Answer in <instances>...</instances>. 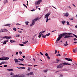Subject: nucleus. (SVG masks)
<instances>
[{
  "label": "nucleus",
  "mask_w": 77,
  "mask_h": 77,
  "mask_svg": "<svg viewBox=\"0 0 77 77\" xmlns=\"http://www.w3.org/2000/svg\"><path fill=\"white\" fill-rule=\"evenodd\" d=\"M72 33H64L63 34H61L58 37V38L60 40L61 38H62L63 37L65 36L64 38H71V37H72V36L69 35H72Z\"/></svg>",
  "instance_id": "nucleus-1"
},
{
  "label": "nucleus",
  "mask_w": 77,
  "mask_h": 77,
  "mask_svg": "<svg viewBox=\"0 0 77 77\" xmlns=\"http://www.w3.org/2000/svg\"><path fill=\"white\" fill-rule=\"evenodd\" d=\"M38 20H39V19H38V17H37L35 19L33 20L32 21V24H30V26H33V25L35 24V22L36 21H38Z\"/></svg>",
  "instance_id": "nucleus-2"
},
{
  "label": "nucleus",
  "mask_w": 77,
  "mask_h": 77,
  "mask_svg": "<svg viewBox=\"0 0 77 77\" xmlns=\"http://www.w3.org/2000/svg\"><path fill=\"white\" fill-rule=\"evenodd\" d=\"M9 57H3L2 58H0V60H8Z\"/></svg>",
  "instance_id": "nucleus-3"
},
{
  "label": "nucleus",
  "mask_w": 77,
  "mask_h": 77,
  "mask_svg": "<svg viewBox=\"0 0 77 77\" xmlns=\"http://www.w3.org/2000/svg\"><path fill=\"white\" fill-rule=\"evenodd\" d=\"M41 32H40L39 33V35H38V37L39 38H41V36H42V37H43V38H45L46 37V35H44L43 34H41Z\"/></svg>",
  "instance_id": "nucleus-4"
},
{
  "label": "nucleus",
  "mask_w": 77,
  "mask_h": 77,
  "mask_svg": "<svg viewBox=\"0 0 77 77\" xmlns=\"http://www.w3.org/2000/svg\"><path fill=\"white\" fill-rule=\"evenodd\" d=\"M8 30L6 29H0V33L2 32H8Z\"/></svg>",
  "instance_id": "nucleus-5"
},
{
  "label": "nucleus",
  "mask_w": 77,
  "mask_h": 77,
  "mask_svg": "<svg viewBox=\"0 0 77 77\" xmlns=\"http://www.w3.org/2000/svg\"><path fill=\"white\" fill-rule=\"evenodd\" d=\"M50 13H47L46 14L45 16V18H48V17L50 16Z\"/></svg>",
  "instance_id": "nucleus-6"
},
{
  "label": "nucleus",
  "mask_w": 77,
  "mask_h": 77,
  "mask_svg": "<svg viewBox=\"0 0 77 77\" xmlns=\"http://www.w3.org/2000/svg\"><path fill=\"white\" fill-rule=\"evenodd\" d=\"M41 2H42V0H38L37 2V3L35 2V5H36V4L38 5H39L40 4V3H41Z\"/></svg>",
  "instance_id": "nucleus-7"
},
{
  "label": "nucleus",
  "mask_w": 77,
  "mask_h": 77,
  "mask_svg": "<svg viewBox=\"0 0 77 77\" xmlns=\"http://www.w3.org/2000/svg\"><path fill=\"white\" fill-rule=\"evenodd\" d=\"M57 67L58 68H62L63 67V65L62 64H60V65L57 66Z\"/></svg>",
  "instance_id": "nucleus-8"
},
{
  "label": "nucleus",
  "mask_w": 77,
  "mask_h": 77,
  "mask_svg": "<svg viewBox=\"0 0 77 77\" xmlns=\"http://www.w3.org/2000/svg\"><path fill=\"white\" fill-rule=\"evenodd\" d=\"M62 63V64H63V65H72L71 64H70L68 63H66L65 62L63 63Z\"/></svg>",
  "instance_id": "nucleus-9"
},
{
  "label": "nucleus",
  "mask_w": 77,
  "mask_h": 77,
  "mask_svg": "<svg viewBox=\"0 0 77 77\" xmlns=\"http://www.w3.org/2000/svg\"><path fill=\"white\" fill-rule=\"evenodd\" d=\"M65 59L66 60H68V61H70V62H72V59H70V58H65Z\"/></svg>",
  "instance_id": "nucleus-10"
},
{
  "label": "nucleus",
  "mask_w": 77,
  "mask_h": 77,
  "mask_svg": "<svg viewBox=\"0 0 77 77\" xmlns=\"http://www.w3.org/2000/svg\"><path fill=\"white\" fill-rule=\"evenodd\" d=\"M63 14L64 16H65V17H68L69 15L68 12H67L66 13H63Z\"/></svg>",
  "instance_id": "nucleus-11"
},
{
  "label": "nucleus",
  "mask_w": 77,
  "mask_h": 77,
  "mask_svg": "<svg viewBox=\"0 0 77 77\" xmlns=\"http://www.w3.org/2000/svg\"><path fill=\"white\" fill-rule=\"evenodd\" d=\"M3 38H6V39H11V36L8 37L7 36H5L3 37Z\"/></svg>",
  "instance_id": "nucleus-12"
},
{
  "label": "nucleus",
  "mask_w": 77,
  "mask_h": 77,
  "mask_svg": "<svg viewBox=\"0 0 77 77\" xmlns=\"http://www.w3.org/2000/svg\"><path fill=\"white\" fill-rule=\"evenodd\" d=\"M73 53H76L77 52V48H76L75 49H73Z\"/></svg>",
  "instance_id": "nucleus-13"
},
{
  "label": "nucleus",
  "mask_w": 77,
  "mask_h": 77,
  "mask_svg": "<svg viewBox=\"0 0 77 77\" xmlns=\"http://www.w3.org/2000/svg\"><path fill=\"white\" fill-rule=\"evenodd\" d=\"M68 45V44L67 43V42L66 41L64 43V46H67Z\"/></svg>",
  "instance_id": "nucleus-14"
},
{
  "label": "nucleus",
  "mask_w": 77,
  "mask_h": 77,
  "mask_svg": "<svg viewBox=\"0 0 77 77\" xmlns=\"http://www.w3.org/2000/svg\"><path fill=\"white\" fill-rule=\"evenodd\" d=\"M14 60L15 61V63H18V59L17 58H15L14 59Z\"/></svg>",
  "instance_id": "nucleus-15"
},
{
  "label": "nucleus",
  "mask_w": 77,
  "mask_h": 77,
  "mask_svg": "<svg viewBox=\"0 0 77 77\" xmlns=\"http://www.w3.org/2000/svg\"><path fill=\"white\" fill-rule=\"evenodd\" d=\"M8 40H7L6 41H4V42L3 43V44H6V42H8Z\"/></svg>",
  "instance_id": "nucleus-16"
},
{
  "label": "nucleus",
  "mask_w": 77,
  "mask_h": 77,
  "mask_svg": "<svg viewBox=\"0 0 77 77\" xmlns=\"http://www.w3.org/2000/svg\"><path fill=\"white\" fill-rule=\"evenodd\" d=\"M8 0H5L4 2V4H6V3H8Z\"/></svg>",
  "instance_id": "nucleus-17"
},
{
  "label": "nucleus",
  "mask_w": 77,
  "mask_h": 77,
  "mask_svg": "<svg viewBox=\"0 0 77 77\" xmlns=\"http://www.w3.org/2000/svg\"><path fill=\"white\" fill-rule=\"evenodd\" d=\"M60 39H59V38H57V40L56 41V43H57V42H59V41Z\"/></svg>",
  "instance_id": "nucleus-18"
},
{
  "label": "nucleus",
  "mask_w": 77,
  "mask_h": 77,
  "mask_svg": "<svg viewBox=\"0 0 77 77\" xmlns=\"http://www.w3.org/2000/svg\"><path fill=\"white\" fill-rule=\"evenodd\" d=\"M66 71V69H62V70H61L60 71Z\"/></svg>",
  "instance_id": "nucleus-19"
},
{
  "label": "nucleus",
  "mask_w": 77,
  "mask_h": 77,
  "mask_svg": "<svg viewBox=\"0 0 77 77\" xmlns=\"http://www.w3.org/2000/svg\"><path fill=\"white\" fill-rule=\"evenodd\" d=\"M10 25H11V24H7L5 25V26H8V27H11Z\"/></svg>",
  "instance_id": "nucleus-20"
},
{
  "label": "nucleus",
  "mask_w": 77,
  "mask_h": 77,
  "mask_svg": "<svg viewBox=\"0 0 77 77\" xmlns=\"http://www.w3.org/2000/svg\"><path fill=\"white\" fill-rule=\"evenodd\" d=\"M18 60H20V61H21V62H23V60H24V59H23V58H22L21 59L19 58V59H18Z\"/></svg>",
  "instance_id": "nucleus-21"
},
{
  "label": "nucleus",
  "mask_w": 77,
  "mask_h": 77,
  "mask_svg": "<svg viewBox=\"0 0 77 77\" xmlns=\"http://www.w3.org/2000/svg\"><path fill=\"white\" fill-rule=\"evenodd\" d=\"M62 24H63V25H65V23H66V22L65 21H64L63 20L62 21Z\"/></svg>",
  "instance_id": "nucleus-22"
},
{
  "label": "nucleus",
  "mask_w": 77,
  "mask_h": 77,
  "mask_svg": "<svg viewBox=\"0 0 77 77\" xmlns=\"http://www.w3.org/2000/svg\"><path fill=\"white\" fill-rule=\"evenodd\" d=\"M19 76H20V77H24V76L23 74L19 75Z\"/></svg>",
  "instance_id": "nucleus-23"
},
{
  "label": "nucleus",
  "mask_w": 77,
  "mask_h": 77,
  "mask_svg": "<svg viewBox=\"0 0 77 77\" xmlns=\"http://www.w3.org/2000/svg\"><path fill=\"white\" fill-rule=\"evenodd\" d=\"M20 36V35L17 34L16 35V38H19V37Z\"/></svg>",
  "instance_id": "nucleus-24"
},
{
  "label": "nucleus",
  "mask_w": 77,
  "mask_h": 77,
  "mask_svg": "<svg viewBox=\"0 0 77 77\" xmlns=\"http://www.w3.org/2000/svg\"><path fill=\"white\" fill-rule=\"evenodd\" d=\"M59 61L60 60L58 59H57L56 62H55L56 63H58Z\"/></svg>",
  "instance_id": "nucleus-25"
},
{
  "label": "nucleus",
  "mask_w": 77,
  "mask_h": 77,
  "mask_svg": "<svg viewBox=\"0 0 77 77\" xmlns=\"http://www.w3.org/2000/svg\"><path fill=\"white\" fill-rule=\"evenodd\" d=\"M7 71H13V69H8Z\"/></svg>",
  "instance_id": "nucleus-26"
},
{
  "label": "nucleus",
  "mask_w": 77,
  "mask_h": 77,
  "mask_svg": "<svg viewBox=\"0 0 77 77\" xmlns=\"http://www.w3.org/2000/svg\"><path fill=\"white\" fill-rule=\"evenodd\" d=\"M29 74L30 75H33V72H30L29 73Z\"/></svg>",
  "instance_id": "nucleus-27"
},
{
  "label": "nucleus",
  "mask_w": 77,
  "mask_h": 77,
  "mask_svg": "<svg viewBox=\"0 0 77 77\" xmlns=\"http://www.w3.org/2000/svg\"><path fill=\"white\" fill-rule=\"evenodd\" d=\"M13 30H14V31H17V28H13Z\"/></svg>",
  "instance_id": "nucleus-28"
},
{
  "label": "nucleus",
  "mask_w": 77,
  "mask_h": 77,
  "mask_svg": "<svg viewBox=\"0 0 77 77\" xmlns=\"http://www.w3.org/2000/svg\"><path fill=\"white\" fill-rule=\"evenodd\" d=\"M31 68L30 67H28V69H27V70L28 71H29L30 70Z\"/></svg>",
  "instance_id": "nucleus-29"
},
{
  "label": "nucleus",
  "mask_w": 77,
  "mask_h": 77,
  "mask_svg": "<svg viewBox=\"0 0 77 77\" xmlns=\"http://www.w3.org/2000/svg\"><path fill=\"white\" fill-rule=\"evenodd\" d=\"M1 63H2V64H4V63H6V62H5V61H3V62H1Z\"/></svg>",
  "instance_id": "nucleus-30"
},
{
  "label": "nucleus",
  "mask_w": 77,
  "mask_h": 77,
  "mask_svg": "<svg viewBox=\"0 0 77 77\" xmlns=\"http://www.w3.org/2000/svg\"><path fill=\"white\" fill-rule=\"evenodd\" d=\"M15 42V41H13L12 40H10V42H11V43L12 42Z\"/></svg>",
  "instance_id": "nucleus-31"
},
{
  "label": "nucleus",
  "mask_w": 77,
  "mask_h": 77,
  "mask_svg": "<svg viewBox=\"0 0 77 77\" xmlns=\"http://www.w3.org/2000/svg\"><path fill=\"white\" fill-rule=\"evenodd\" d=\"M28 41H27L26 42H23L22 43L23 44H27V42H28Z\"/></svg>",
  "instance_id": "nucleus-32"
},
{
  "label": "nucleus",
  "mask_w": 77,
  "mask_h": 77,
  "mask_svg": "<svg viewBox=\"0 0 77 77\" xmlns=\"http://www.w3.org/2000/svg\"><path fill=\"white\" fill-rule=\"evenodd\" d=\"M25 24H26V25H28V24H29V22L27 21L25 22Z\"/></svg>",
  "instance_id": "nucleus-33"
},
{
  "label": "nucleus",
  "mask_w": 77,
  "mask_h": 77,
  "mask_svg": "<svg viewBox=\"0 0 77 77\" xmlns=\"http://www.w3.org/2000/svg\"><path fill=\"white\" fill-rule=\"evenodd\" d=\"M17 65H23V66H24V64H23L22 63H19V64H18V63H17Z\"/></svg>",
  "instance_id": "nucleus-34"
},
{
  "label": "nucleus",
  "mask_w": 77,
  "mask_h": 77,
  "mask_svg": "<svg viewBox=\"0 0 77 77\" xmlns=\"http://www.w3.org/2000/svg\"><path fill=\"white\" fill-rule=\"evenodd\" d=\"M45 56L46 57L48 56V54L47 53H46L45 54Z\"/></svg>",
  "instance_id": "nucleus-35"
},
{
  "label": "nucleus",
  "mask_w": 77,
  "mask_h": 77,
  "mask_svg": "<svg viewBox=\"0 0 77 77\" xmlns=\"http://www.w3.org/2000/svg\"><path fill=\"white\" fill-rule=\"evenodd\" d=\"M50 35V33H49L46 34V36H48L49 35Z\"/></svg>",
  "instance_id": "nucleus-36"
},
{
  "label": "nucleus",
  "mask_w": 77,
  "mask_h": 77,
  "mask_svg": "<svg viewBox=\"0 0 77 77\" xmlns=\"http://www.w3.org/2000/svg\"><path fill=\"white\" fill-rule=\"evenodd\" d=\"M73 35L74 36H75V37L76 38H77V35H75V34H73Z\"/></svg>",
  "instance_id": "nucleus-37"
},
{
  "label": "nucleus",
  "mask_w": 77,
  "mask_h": 77,
  "mask_svg": "<svg viewBox=\"0 0 77 77\" xmlns=\"http://www.w3.org/2000/svg\"><path fill=\"white\" fill-rule=\"evenodd\" d=\"M55 54H56V53H57V50H55Z\"/></svg>",
  "instance_id": "nucleus-38"
},
{
  "label": "nucleus",
  "mask_w": 77,
  "mask_h": 77,
  "mask_svg": "<svg viewBox=\"0 0 77 77\" xmlns=\"http://www.w3.org/2000/svg\"><path fill=\"white\" fill-rule=\"evenodd\" d=\"M23 5L24 6H25V7H26V8H27V7L26 6V5L25 4H23Z\"/></svg>",
  "instance_id": "nucleus-39"
},
{
  "label": "nucleus",
  "mask_w": 77,
  "mask_h": 77,
  "mask_svg": "<svg viewBox=\"0 0 77 77\" xmlns=\"http://www.w3.org/2000/svg\"><path fill=\"white\" fill-rule=\"evenodd\" d=\"M63 77V75L61 74L60 75L59 77Z\"/></svg>",
  "instance_id": "nucleus-40"
},
{
  "label": "nucleus",
  "mask_w": 77,
  "mask_h": 77,
  "mask_svg": "<svg viewBox=\"0 0 77 77\" xmlns=\"http://www.w3.org/2000/svg\"><path fill=\"white\" fill-rule=\"evenodd\" d=\"M48 21V18H46V23H47Z\"/></svg>",
  "instance_id": "nucleus-41"
},
{
  "label": "nucleus",
  "mask_w": 77,
  "mask_h": 77,
  "mask_svg": "<svg viewBox=\"0 0 77 77\" xmlns=\"http://www.w3.org/2000/svg\"><path fill=\"white\" fill-rule=\"evenodd\" d=\"M45 32V31H44L41 32V34L42 35V33H44V32Z\"/></svg>",
  "instance_id": "nucleus-42"
},
{
  "label": "nucleus",
  "mask_w": 77,
  "mask_h": 77,
  "mask_svg": "<svg viewBox=\"0 0 77 77\" xmlns=\"http://www.w3.org/2000/svg\"><path fill=\"white\" fill-rule=\"evenodd\" d=\"M47 57L48 58V59H50V57H49V56H48Z\"/></svg>",
  "instance_id": "nucleus-43"
},
{
  "label": "nucleus",
  "mask_w": 77,
  "mask_h": 77,
  "mask_svg": "<svg viewBox=\"0 0 77 77\" xmlns=\"http://www.w3.org/2000/svg\"><path fill=\"white\" fill-rule=\"evenodd\" d=\"M10 75H14V73L11 72L10 73Z\"/></svg>",
  "instance_id": "nucleus-44"
},
{
  "label": "nucleus",
  "mask_w": 77,
  "mask_h": 77,
  "mask_svg": "<svg viewBox=\"0 0 77 77\" xmlns=\"http://www.w3.org/2000/svg\"><path fill=\"white\" fill-rule=\"evenodd\" d=\"M73 40L74 41H77V38H75Z\"/></svg>",
  "instance_id": "nucleus-45"
},
{
  "label": "nucleus",
  "mask_w": 77,
  "mask_h": 77,
  "mask_svg": "<svg viewBox=\"0 0 77 77\" xmlns=\"http://www.w3.org/2000/svg\"><path fill=\"white\" fill-rule=\"evenodd\" d=\"M20 45L21 46H24V45L23 44H20Z\"/></svg>",
  "instance_id": "nucleus-46"
},
{
  "label": "nucleus",
  "mask_w": 77,
  "mask_h": 77,
  "mask_svg": "<svg viewBox=\"0 0 77 77\" xmlns=\"http://www.w3.org/2000/svg\"><path fill=\"white\" fill-rule=\"evenodd\" d=\"M16 26H18V25H21V24H19V23H17L16 25Z\"/></svg>",
  "instance_id": "nucleus-47"
},
{
  "label": "nucleus",
  "mask_w": 77,
  "mask_h": 77,
  "mask_svg": "<svg viewBox=\"0 0 77 77\" xmlns=\"http://www.w3.org/2000/svg\"><path fill=\"white\" fill-rule=\"evenodd\" d=\"M40 54H41V55H43V54H42V52H40Z\"/></svg>",
  "instance_id": "nucleus-48"
},
{
  "label": "nucleus",
  "mask_w": 77,
  "mask_h": 77,
  "mask_svg": "<svg viewBox=\"0 0 77 77\" xmlns=\"http://www.w3.org/2000/svg\"><path fill=\"white\" fill-rule=\"evenodd\" d=\"M16 77H20V75H16Z\"/></svg>",
  "instance_id": "nucleus-49"
},
{
  "label": "nucleus",
  "mask_w": 77,
  "mask_h": 77,
  "mask_svg": "<svg viewBox=\"0 0 77 77\" xmlns=\"http://www.w3.org/2000/svg\"><path fill=\"white\" fill-rule=\"evenodd\" d=\"M19 53H20V54H22V52H21V51H20V52H19Z\"/></svg>",
  "instance_id": "nucleus-50"
},
{
  "label": "nucleus",
  "mask_w": 77,
  "mask_h": 77,
  "mask_svg": "<svg viewBox=\"0 0 77 77\" xmlns=\"http://www.w3.org/2000/svg\"><path fill=\"white\" fill-rule=\"evenodd\" d=\"M26 75H30V73H28L26 74Z\"/></svg>",
  "instance_id": "nucleus-51"
},
{
  "label": "nucleus",
  "mask_w": 77,
  "mask_h": 77,
  "mask_svg": "<svg viewBox=\"0 0 77 77\" xmlns=\"http://www.w3.org/2000/svg\"><path fill=\"white\" fill-rule=\"evenodd\" d=\"M4 67H7V65H5L4 66Z\"/></svg>",
  "instance_id": "nucleus-52"
},
{
  "label": "nucleus",
  "mask_w": 77,
  "mask_h": 77,
  "mask_svg": "<svg viewBox=\"0 0 77 77\" xmlns=\"http://www.w3.org/2000/svg\"><path fill=\"white\" fill-rule=\"evenodd\" d=\"M18 32H19V33H22L23 32L21 31H20V32H19V31H18Z\"/></svg>",
  "instance_id": "nucleus-53"
},
{
  "label": "nucleus",
  "mask_w": 77,
  "mask_h": 77,
  "mask_svg": "<svg viewBox=\"0 0 77 77\" xmlns=\"http://www.w3.org/2000/svg\"><path fill=\"white\" fill-rule=\"evenodd\" d=\"M13 77H17V75H14L13 76Z\"/></svg>",
  "instance_id": "nucleus-54"
},
{
  "label": "nucleus",
  "mask_w": 77,
  "mask_h": 77,
  "mask_svg": "<svg viewBox=\"0 0 77 77\" xmlns=\"http://www.w3.org/2000/svg\"><path fill=\"white\" fill-rule=\"evenodd\" d=\"M38 7H39V5L37 6L36 7V9H37Z\"/></svg>",
  "instance_id": "nucleus-55"
},
{
  "label": "nucleus",
  "mask_w": 77,
  "mask_h": 77,
  "mask_svg": "<svg viewBox=\"0 0 77 77\" xmlns=\"http://www.w3.org/2000/svg\"><path fill=\"white\" fill-rule=\"evenodd\" d=\"M52 6V7H53V8H54V9H56V8H55V7H54L53 6Z\"/></svg>",
  "instance_id": "nucleus-56"
},
{
  "label": "nucleus",
  "mask_w": 77,
  "mask_h": 77,
  "mask_svg": "<svg viewBox=\"0 0 77 77\" xmlns=\"http://www.w3.org/2000/svg\"><path fill=\"white\" fill-rule=\"evenodd\" d=\"M35 36H36V35L34 36L32 38H35Z\"/></svg>",
  "instance_id": "nucleus-57"
},
{
  "label": "nucleus",
  "mask_w": 77,
  "mask_h": 77,
  "mask_svg": "<svg viewBox=\"0 0 77 77\" xmlns=\"http://www.w3.org/2000/svg\"><path fill=\"white\" fill-rule=\"evenodd\" d=\"M57 56H61V55L60 54H58L57 55Z\"/></svg>",
  "instance_id": "nucleus-58"
},
{
  "label": "nucleus",
  "mask_w": 77,
  "mask_h": 77,
  "mask_svg": "<svg viewBox=\"0 0 77 77\" xmlns=\"http://www.w3.org/2000/svg\"><path fill=\"white\" fill-rule=\"evenodd\" d=\"M16 54H17H17H18V52H17L16 53Z\"/></svg>",
  "instance_id": "nucleus-59"
},
{
  "label": "nucleus",
  "mask_w": 77,
  "mask_h": 77,
  "mask_svg": "<svg viewBox=\"0 0 77 77\" xmlns=\"http://www.w3.org/2000/svg\"><path fill=\"white\" fill-rule=\"evenodd\" d=\"M25 68H26L22 67V69H25Z\"/></svg>",
  "instance_id": "nucleus-60"
},
{
  "label": "nucleus",
  "mask_w": 77,
  "mask_h": 77,
  "mask_svg": "<svg viewBox=\"0 0 77 77\" xmlns=\"http://www.w3.org/2000/svg\"><path fill=\"white\" fill-rule=\"evenodd\" d=\"M28 66H32V65H28Z\"/></svg>",
  "instance_id": "nucleus-61"
},
{
  "label": "nucleus",
  "mask_w": 77,
  "mask_h": 77,
  "mask_svg": "<svg viewBox=\"0 0 77 77\" xmlns=\"http://www.w3.org/2000/svg\"><path fill=\"white\" fill-rule=\"evenodd\" d=\"M75 28H77V25L75 26Z\"/></svg>",
  "instance_id": "nucleus-62"
},
{
  "label": "nucleus",
  "mask_w": 77,
  "mask_h": 77,
  "mask_svg": "<svg viewBox=\"0 0 77 77\" xmlns=\"http://www.w3.org/2000/svg\"><path fill=\"white\" fill-rule=\"evenodd\" d=\"M23 58H25V56H23Z\"/></svg>",
  "instance_id": "nucleus-63"
},
{
  "label": "nucleus",
  "mask_w": 77,
  "mask_h": 77,
  "mask_svg": "<svg viewBox=\"0 0 77 77\" xmlns=\"http://www.w3.org/2000/svg\"><path fill=\"white\" fill-rule=\"evenodd\" d=\"M67 24H69V22H67Z\"/></svg>",
  "instance_id": "nucleus-64"
}]
</instances>
